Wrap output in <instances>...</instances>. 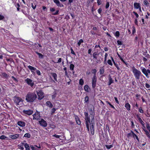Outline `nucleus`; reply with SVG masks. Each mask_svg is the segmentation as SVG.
Segmentation results:
<instances>
[{
    "mask_svg": "<svg viewBox=\"0 0 150 150\" xmlns=\"http://www.w3.org/2000/svg\"><path fill=\"white\" fill-rule=\"evenodd\" d=\"M85 116V124L88 131L89 130V127H90L91 133L92 135L94 134V113L92 112L89 116L87 112L84 113Z\"/></svg>",
    "mask_w": 150,
    "mask_h": 150,
    "instance_id": "nucleus-1",
    "label": "nucleus"
},
{
    "mask_svg": "<svg viewBox=\"0 0 150 150\" xmlns=\"http://www.w3.org/2000/svg\"><path fill=\"white\" fill-rule=\"evenodd\" d=\"M37 98L36 94L34 93L28 92L27 94L25 100L28 102H33Z\"/></svg>",
    "mask_w": 150,
    "mask_h": 150,
    "instance_id": "nucleus-2",
    "label": "nucleus"
},
{
    "mask_svg": "<svg viewBox=\"0 0 150 150\" xmlns=\"http://www.w3.org/2000/svg\"><path fill=\"white\" fill-rule=\"evenodd\" d=\"M91 26L92 28V30L90 31L91 34L92 35L100 36V35L99 34V30L98 26H96L95 25H91Z\"/></svg>",
    "mask_w": 150,
    "mask_h": 150,
    "instance_id": "nucleus-3",
    "label": "nucleus"
},
{
    "mask_svg": "<svg viewBox=\"0 0 150 150\" xmlns=\"http://www.w3.org/2000/svg\"><path fill=\"white\" fill-rule=\"evenodd\" d=\"M132 71L134 74L136 79H138L140 78V76L141 74V71L138 70L135 68L134 67L132 68Z\"/></svg>",
    "mask_w": 150,
    "mask_h": 150,
    "instance_id": "nucleus-4",
    "label": "nucleus"
},
{
    "mask_svg": "<svg viewBox=\"0 0 150 150\" xmlns=\"http://www.w3.org/2000/svg\"><path fill=\"white\" fill-rule=\"evenodd\" d=\"M5 62L6 65H9L10 66L14 65V62L13 59L11 58H6Z\"/></svg>",
    "mask_w": 150,
    "mask_h": 150,
    "instance_id": "nucleus-5",
    "label": "nucleus"
},
{
    "mask_svg": "<svg viewBox=\"0 0 150 150\" xmlns=\"http://www.w3.org/2000/svg\"><path fill=\"white\" fill-rule=\"evenodd\" d=\"M25 81L28 85L30 86L31 87H32L34 85V81L30 79L27 78L25 80Z\"/></svg>",
    "mask_w": 150,
    "mask_h": 150,
    "instance_id": "nucleus-6",
    "label": "nucleus"
},
{
    "mask_svg": "<svg viewBox=\"0 0 150 150\" xmlns=\"http://www.w3.org/2000/svg\"><path fill=\"white\" fill-rule=\"evenodd\" d=\"M14 102L17 105H20V102L22 101V98L18 97H14L13 98Z\"/></svg>",
    "mask_w": 150,
    "mask_h": 150,
    "instance_id": "nucleus-7",
    "label": "nucleus"
},
{
    "mask_svg": "<svg viewBox=\"0 0 150 150\" xmlns=\"http://www.w3.org/2000/svg\"><path fill=\"white\" fill-rule=\"evenodd\" d=\"M142 71L144 74L148 78L149 77L148 74H150V70L148 69L147 70L145 68H143L142 70Z\"/></svg>",
    "mask_w": 150,
    "mask_h": 150,
    "instance_id": "nucleus-8",
    "label": "nucleus"
},
{
    "mask_svg": "<svg viewBox=\"0 0 150 150\" xmlns=\"http://www.w3.org/2000/svg\"><path fill=\"white\" fill-rule=\"evenodd\" d=\"M37 93L38 96V99L41 100L42 99L44 96L43 95V93L41 90L37 92Z\"/></svg>",
    "mask_w": 150,
    "mask_h": 150,
    "instance_id": "nucleus-9",
    "label": "nucleus"
},
{
    "mask_svg": "<svg viewBox=\"0 0 150 150\" xmlns=\"http://www.w3.org/2000/svg\"><path fill=\"white\" fill-rule=\"evenodd\" d=\"M39 122L41 126L43 127H46L47 126L46 122L43 119H42L40 121H39Z\"/></svg>",
    "mask_w": 150,
    "mask_h": 150,
    "instance_id": "nucleus-10",
    "label": "nucleus"
},
{
    "mask_svg": "<svg viewBox=\"0 0 150 150\" xmlns=\"http://www.w3.org/2000/svg\"><path fill=\"white\" fill-rule=\"evenodd\" d=\"M96 78L95 75H94L92 79V86L93 88H95L96 86Z\"/></svg>",
    "mask_w": 150,
    "mask_h": 150,
    "instance_id": "nucleus-11",
    "label": "nucleus"
},
{
    "mask_svg": "<svg viewBox=\"0 0 150 150\" xmlns=\"http://www.w3.org/2000/svg\"><path fill=\"white\" fill-rule=\"evenodd\" d=\"M23 112L25 114L30 115L33 114V111L32 110H23Z\"/></svg>",
    "mask_w": 150,
    "mask_h": 150,
    "instance_id": "nucleus-12",
    "label": "nucleus"
},
{
    "mask_svg": "<svg viewBox=\"0 0 150 150\" xmlns=\"http://www.w3.org/2000/svg\"><path fill=\"white\" fill-rule=\"evenodd\" d=\"M33 116V119H35L38 120L40 118V114L38 112H35Z\"/></svg>",
    "mask_w": 150,
    "mask_h": 150,
    "instance_id": "nucleus-13",
    "label": "nucleus"
},
{
    "mask_svg": "<svg viewBox=\"0 0 150 150\" xmlns=\"http://www.w3.org/2000/svg\"><path fill=\"white\" fill-rule=\"evenodd\" d=\"M53 1L55 3L57 6L58 7H61L64 6V5L60 3L58 0H54Z\"/></svg>",
    "mask_w": 150,
    "mask_h": 150,
    "instance_id": "nucleus-14",
    "label": "nucleus"
},
{
    "mask_svg": "<svg viewBox=\"0 0 150 150\" xmlns=\"http://www.w3.org/2000/svg\"><path fill=\"white\" fill-rule=\"evenodd\" d=\"M19 134H16L14 135H11L9 136V137L13 139H15L18 137Z\"/></svg>",
    "mask_w": 150,
    "mask_h": 150,
    "instance_id": "nucleus-15",
    "label": "nucleus"
},
{
    "mask_svg": "<svg viewBox=\"0 0 150 150\" xmlns=\"http://www.w3.org/2000/svg\"><path fill=\"white\" fill-rule=\"evenodd\" d=\"M17 124L21 127H24L25 126V123L23 121H20L17 122Z\"/></svg>",
    "mask_w": 150,
    "mask_h": 150,
    "instance_id": "nucleus-16",
    "label": "nucleus"
},
{
    "mask_svg": "<svg viewBox=\"0 0 150 150\" xmlns=\"http://www.w3.org/2000/svg\"><path fill=\"white\" fill-rule=\"evenodd\" d=\"M134 8L136 9H138L140 6V4L137 2H134Z\"/></svg>",
    "mask_w": 150,
    "mask_h": 150,
    "instance_id": "nucleus-17",
    "label": "nucleus"
},
{
    "mask_svg": "<svg viewBox=\"0 0 150 150\" xmlns=\"http://www.w3.org/2000/svg\"><path fill=\"white\" fill-rule=\"evenodd\" d=\"M118 56L121 60L124 63V64L126 65H127V62H125L123 59L122 57L118 53L117 54Z\"/></svg>",
    "mask_w": 150,
    "mask_h": 150,
    "instance_id": "nucleus-18",
    "label": "nucleus"
},
{
    "mask_svg": "<svg viewBox=\"0 0 150 150\" xmlns=\"http://www.w3.org/2000/svg\"><path fill=\"white\" fill-rule=\"evenodd\" d=\"M109 81L108 83V85H110L113 82V81L112 80L110 75H109Z\"/></svg>",
    "mask_w": 150,
    "mask_h": 150,
    "instance_id": "nucleus-19",
    "label": "nucleus"
},
{
    "mask_svg": "<svg viewBox=\"0 0 150 150\" xmlns=\"http://www.w3.org/2000/svg\"><path fill=\"white\" fill-rule=\"evenodd\" d=\"M46 104L50 108H51L53 107V105L51 103L50 101H48L46 102Z\"/></svg>",
    "mask_w": 150,
    "mask_h": 150,
    "instance_id": "nucleus-20",
    "label": "nucleus"
},
{
    "mask_svg": "<svg viewBox=\"0 0 150 150\" xmlns=\"http://www.w3.org/2000/svg\"><path fill=\"white\" fill-rule=\"evenodd\" d=\"M52 76L53 77L54 79L56 81H57V75L55 73H51Z\"/></svg>",
    "mask_w": 150,
    "mask_h": 150,
    "instance_id": "nucleus-21",
    "label": "nucleus"
},
{
    "mask_svg": "<svg viewBox=\"0 0 150 150\" xmlns=\"http://www.w3.org/2000/svg\"><path fill=\"white\" fill-rule=\"evenodd\" d=\"M35 53L38 55V57L40 59H42L44 57V56L42 54L39 53L37 52H35Z\"/></svg>",
    "mask_w": 150,
    "mask_h": 150,
    "instance_id": "nucleus-22",
    "label": "nucleus"
},
{
    "mask_svg": "<svg viewBox=\"0 0 150 150\" xmlns=\"http://www.w3.org/2000/svg\"><path fill=\"white\" fill-rule=\"evenodd\" d=\"M125 107L128 110H130V105L129 104V103H126Z\"/></svg>",
    "mask_w": 150,
    "mask_h": 150,
    "instance_id": "nucleus-23",
    "label": "nucleus"
},
{
    "mask_svg": "<svg viewBox=\"0 0 150 150\" xmlns=\"http://www.w3.org/2000/svg\"><path fill=\"white\" fill-rule=\"evenodd\" d=\"M1 76L3 77H5L6 79H8L9 77V75L5 73H2Z\"/></svg>",
    "mask_w": 150,
    "mask_h": 150,
    "instance_id": "nucleus-24",
    "label": "nucleus"
},
{
    "mask_svg": "<svg viewBox=\"0 0 150 150\" xmlns=\"http://www.w3.org/2000/svg\"><path fill=\"white\" fill-rule=\"evenodd\" d=\"M84 90L87 92L89 91V89H90L89 87L87 85H86L84 87Z\"/></svg>",
    "mask_w": 150,
    "mask_h": 150,
    "instance_id": "nucleus-25",
    "label": "nucleus"
},
{
    "mask_svg": "<svg viewBox=\"0 0 150 150\" xmlns=\"http://www.w3.org/2000/svg\"><path fill=\"white\" fill-rule=\"evenodd\" d=\"M132 35H134L136 32V28L134 26H133L132 27Z\"/></svg>",
    "mask_w": 150,
    "mask_h": 150,
    "instance_id": "nucleus-26",
    "label": "nucleus"
},
{
    "mask_svg": "<svg viewBox=\"0 0 150 150\" xmlns=\"http://www.w3.org/2000/svg\"><path fill=\"white\" fill-rule=\"evenodd\" d=\"M84 41L83 39H80L79 42L77 43V45H78V46H80L81 44V43H83V42Z\"/></svg>",
    "mask_w": 150,
    "mask_h": 150,
    "instance_id": "nucleus-27",
    "label": "nucleus"
},
{
    "mask_svg": "<svg viewBox=\"0 0 150 150\" xmlns=\"http://www.w3.org/2000/svg\"><path fill=\"white\" fill-rule=\"evenodd\" d=\"M143 3L144 5L146 6H149V3L148 2V1L146 0H144L143 1Z\"/></svg>",
    "mask_w": 150,
    "mask_h": 150,
    "instance_id": "nucleus-28",
    "label": "nucleus"
},
{
    "mask_svg": "<svg viewBox=\"0 0 150 150\" xmlns=\"http://www.w3.org/2000/svg\"><path fill=\"white\" fill-rule=\"evenodd\" d=\"M24 146L26 150H29L30 149V147L27 144H25L24 145Z\"/></svg>",
    "mask_w": 150,
    "mask_h": 150,
    "instance_id": "nucleus-29",
    "label": "nucleus"
},
{
    "mask_svg": "<svg viewBox=\"0 0 150 150\" xmlns=\"http://www.w3.org/2000/svg\"><path fill=\"white\" fill-rule=\"evenodd\" d=\"M120 35V32L119 31H117L115 32V35L117 38H118L119 37Z\"/></svg>",
    "mask_w": 150,
    "mask_h": 150,
    "instance_id": "nucleus-30",
    "label": "nucleus"
},
{
    "mask_svg": "<svg viewBox=\"0 0 150 150\" xmlns=\"http://www.w3.org/2000/svg\"><path fill=\"white\" fill-rule=\"evenodd\" d=\"M146 13L147 14L145 16V18L146 19H148L149 18V17H150V13L149 12H147L146 13Z\"/></svg>",
    "mask_w": 150,
    "mask_h": 150,
    "instance_id": "nucleus-31",
    "label": "nucleus"
},
{
    "mask_svg": "<svg viewBox=\"0 0 150 150\" xmlns=\"http://www.w3.org/2000/svg\"><path fill=\"white\" fill-rule=\"evenodd\" d=\"M144 131L145 132V134L147 135V137L149 138H150V134H149V132L146 130H144Z\"/></svg>",
    "mask_w": 150,
    "mask_h": 150,
    "instance_id": "nucleus-32",
    "label": "nucleus"
},
{
    "mask_svg": "<svg viewBox=\"0 0 150 150\" xmlns=\"http://www.w3.org/2000/svg\"><path fill=\"white\" fill-rule=\"evenodd\" d=\"M110 6V3L109 1H106V4L105 8L106 9H108L109 7Z\"/></svg>",
    "mask_w": 150,
    "mask_h": 150,
    "instance_id": "nucleus-33",
    "label": "nucleus"
},
{
    "mask_svg": "<svg viewBox=\"0 0 150 150\" xmlns=\"http://www.w3.org/2000/svg\"><path fill=\"white\" fill-rule=\"evenodd\" d=\"M70 50L71 51V53L72 54L74 55V56H76V54H75V53L74 52V51L73 50V49H72V47H71L70 48Z\"/></svg>",
    "mask_w": 150,
    "mask_h": 150,
    "instance_id": "nucleus-34",
    "label": "nucleus"
},
{
    "mask_svg": "<svg viewBox=\"0 0 150 150\" xmlns=\"http://www.w3.org/2000/svg\"><path fill=\"white\" fill-rule=\"evenodd\" d=\"M76 119L77 123L78 125H80L81 123V122L79 119L78 117L77 118H76Z\"/></svg>",
    "mask_w": 150,
    "mask_h": 150,
    "instance_id": "nucleus-35",
    "label": "nucleus"
},
{
    "mask_svg": "<svg viewBox=\"0 0 150 150\" xmlns=\"http://www.w3.org/2000/svg\"><path fill=\"white\" fill-rule=\"evenodd\" d=\"M133 137L134 138H135V137L136 138V139L138 141H139V139L137 137V136L134 133H133Z\"/></svg>",
    "mask_w": 150,
    "mask_h": 150,
    "instance_id": "nucleus-36",
    "label": "nucleus"
},
{
    "mask_svg": "<svg viewBox=\"0 0 150 150\" xmlns=\"http://www.w3.org/2000/svg\"><path fill=\"white\" fill-rule=\"evenodd\" d=\"M133 133H134L132 131H131V133H129L127 134L128 137H130L133 136Z\"/></svg>",
    "mask_w": 150,
    "mask_h": 150,
    "instance_id": "nucleus-37",
    "label": "nucleus"
},
{
    "mask_svg": "<svg viewBox=\"0 0 150 150\" xmlns=\"http://www.w3.org/2000/svg\"><path fill=\"white\" fill-rule=\"evenodd\" d=\"M79 83L81 85H83V84L84 81L82 79H80Z\"/></svg>",
    "mask_w": 150,
    "mask_h": 150,
    "instance_id": "nucleus-38",
    "label": "nucleus"
},
{
    "mask_svg": "<svg viewBox=\"0 0 150 150\" xmlns=\"http://www.w3.org/2000/svg\"><path fill=\"white\" fill-rule=\"evenodd\" d=\"M24 137L29 138L30 137V135L29 133H26L25 134Z\"/></svg>",
    "mask_w": 150,
    "mask_h": 150,
    "instance_id": "nucleus-39",
    "label": "nucleus"
},
{
    "mask_svg": "<svg viewBox=\"0 0 150 150\" xmlns=\"http://www.w3.org/2000/svg\"><path fill=\"white\" fill-rule=\"evenodd\" d=\"M104 72V69L103 67H102L100 69V74H103Z\"/></svg>",
    "mask_w": 150,
    "mask_h": 150,
    "instance_id": "nucleus-40",
    "label": "nucleus"
},
{
    "mask_svg": "<svg viewBox=\"0 0 150 150\" xmlns=\"http://www.w3.org/2000/svg\"><path fill=\"white\" fill-rule=\"evenodd\" d=\"M132 13H133L135 16L136 18H137L139 17V15L137 12L134 11H133L132 12Z\"/></svg>",
    "mask_w": 150,
    "mask_h": 150,
    "instance_id": "nucleus-41",
    "label": "nucleus"
},
{
    "mask_svg": "<svg viewBox=\"0 0 150 150\" xmlns=\"http://www.w3.org/2000/svg\"><path fill=\"white\" fill-rule=\"evenodd\" d=\"M138 120L140 123L142 124V125H144V122L142 121V119L139 117H138Z\"/></svg>",
    "mask_w": 150,
    "mask_h": 150,
    "instance_id": "nucleus-42",
    "label": "nucleus"
},
{
    "mask_svg": "<svg viewBox=\"0 0 150 150\" xmlns=\"http://www.w3.org/2000/svg\"><path fill=\"white\" fill-rule=\"evenodd\" d=\"M134 23L135 24L138 26V19L137 18H136L135 19Z\"/></svg>",
    "mask_w": 150,
    "mask_h": 150,
    "instance_id": "nucleus-43",
    "label": "nucleus"
},
{
    "mask_svg": "<svg viewBox=\"0 0 150 150\" xmlns=\"http://www.w3.org/2000/svg\"><path fill=\"white\" fill-rule=\"evenodd\" d=\"M105 146L106 148L108 149H110L111 148L113 147V146L112 145H106Z\"/></svg>",
    "mask_w": 150,
    "mask_h": 150,
    "instance_id": "nucleus-44",
    "label": "nucleus"
},
{
    "mask_svg": "<svg viewBox=\"0 0 150 150\" xmlns=\"http://www.w3.org/2000/svg\"><path fill=\"white\" fill-rule=\"evenodd\" d=\"M118 45H121L122 44V42L121 41L118 40L117 41Z\"/></svg>",
    "mask_w": 150,
    "mask_h": 150,
    "instance_id": "nucleus-45",
    "label": "nucleus"
},
{
    "mask_svg": "<svg viewBox=\"0 0 150 150\" xmlns=\"http://www.w3.org/2000/svg\"><path fill=\"white\" fill-rule=\"evenodd\" d=\"M97 3L98 6L102 4L101 0H97Z\"/></svg>",
    "mask_w": 150,
    "mask_h": 150,
    "instance_id": "nucleus-46",
    "label": "nucleus"
},
{
    "mask_svg": "<svg viewBox=\"0 0 150 150\" xmlns=\"http://www.w3.org/2000/svg\"><path fill=\"white\" fill-rule=\"evenodd\" d=\"M107 63L110 65L112 66V63L110 59L108 60L107 61Z\"/></svg>",
    "mask_w": 150,
    "mask_h": 150,
    "instance_id": "nucleus-47",
    "label": "nucleus"
},
{
    "mask_svg": "<svg viewBox=\"0 0 150 150\" xmlns=\"http://www.w3.org/2000/svg\"><path fill=\"white\" fill-rule=\"evenodd\" d=\"M28 68L32 70H35L36 69L35 68L33 67L32 66H28Z\"/></svg>",
    "mask_w": 150,
    "mask_h": 150,
    "instance_id": "nucleus-48",
    "label": "nucleus"
},
{
    "mask_svg": "<svg viewBox=\"0 0 150 150\" xmlns=\"http://www.w3.org/2000/svg\"><path fill=\"white\" fill-rule=\"evenodd\" d=\"M59 10H57L56 11V12L53 13L52 15H56L59 14Z\"/></svg>",
    "mask_w": 150,
    "mask_h": 150,
    "instance_id": "nucleus-49",
    "label": "nucleus"
},
{
    "mask_svg": "<svg viewBox=\"0 0 150 150\" xmlns=\"http://www.w3.org/2000/svg\"><path fill=\"white\" fill-rule=\"evenodd\" d=\"M56 93H53V95H52V98L53 99H55L56 97Z\"/></svg>",
    "mask_w": 150,
    "mask_h": 150,
    "instance_id": "nucleus-50",
    "label": "nucleus"
},
{
    "mask_svg": "<svg viewBox=\"0 0 150 150\" xmlns=\"http://www.w3.org/2000/svg\"><path fill=\"white\" fill-rule=\"evenodd\" d=\"M35 147H37V146L35 145L34 146H30V147L33 150H34L36 149Z\"/></svg>",
    "mask_w": 150,
    "mask_h": 150,
    "instance_id": "nucleus-51",
    "label": "nucleus"
},
{
    "mask_svg": "<svg viewBox=\"0 0 150 150\" xmlns=\"http://www.w3.org/2000/svg\"><path fill=\"white\" fill-rule=\"evenodd\" d=\"M97 55V53L96 52H94L93 54V56L94 58L96 59L97 58V57H96V55Z\"/></svg>",
    "mask_w": 150,
    "mask_h": 150,
    "instance_id": "nucleus-52",
    "label": "nucleus"
},
{
    "mask_svg": "<svg viewBox=\"0 0 150 150\" xmlns=\"http://www.w3.org/2000/svg\"><path fill=\"white\" fill-rule=\"evenodd\" d=\"M6 138V137L4 135H2L0 137V139H4Z\"/></svg>",
    "mask_w": 150,
    "mask_h": 150,
    "instance_id": "nucleus-53",
    "label": "nucleus"
},
{
    "mask_svg": "<svg viewBox=\"0 0 150 150\" xmlns=\"http://www.w3.org/2000/svg\"><path fill=\"white\" fill-rule=\"evenodd\" d=\"M146 127L147 129L149 130V132H150V127L149 126V124H147Z\"/></svg>",
    "mask_w": 150,
    "mask_h": 150,
    "instance_id": "nucleus-54",
    "label": "nucleus"
},
{
    "mask_svg": "<svg viewBox=\"0 0 150 150\" xmlns=\"http://www.w3.org/2000/svg\"><path fill=\"white\" fill-rule=\"evenodd\" d=\"M56 110V109L54 108H53L52 109L51 111V114H53L55 112Z\"/></svg>",
    "mask_w": 150,
    "mask_h": 150,
    "instance_id": "nucleus-55",
    "label": "nucleus"
},
{
    "mask_svg": "<svg viewBox=\"0 0 150 150\" xmlns=\"http://www.w3.org/2000/svg\"><path fill=\"white\" fill-rule=\"evenodd\" d=\"M88 100V96H86L85 98V101L86 102H87Z\"/></svg>",
    "mask_w": 150,
    "mask_h": 150,
    "instance_id": "nucleus-56",
    "label": "nucleus"
},
{
    "mask_svg": "<svg viewBox=\"0 0 150 150\" xmlns=\"http://www.w3.org/2000/svg\"><path fill=\"white\" fill-rule=\"evenodd\" d=\"M98 13L101 14V13L102 12V9L101 8H99L98 10Z\"/></svg>",
    "mask_w": 150,
    "mask_h": 150,
    "instance_id": "nucleus-57",
    "label": "nucleus"
},
{
    "mask_svg": "<svg viewBox=\"0 0 150 150\" xmlns=\"http://www.w3.org/2000/svg\"><path fill=\"white\" fill-rule=\"evenodd\" d=\"M4 18V17L2 15L0 14V20H3Z\"/></svg>",
    "mask_w": 150,
    "mask_h": 150,
    "instance_id": "nucleus-58",
    "label": "nucleus"
},
{
    "mask_svg": "<svg viewBox=\"0 0 150 150\" xmlns=\"http://www.w3.org/2000/svg\"><path fill=\"white\" fill-rule=\"evenodd\" d=\"M36 5H35L34 6L33 5V3H32V4H31V7L33 8V9H35L36 8Z\"/></svg>",
    "mask_w": 150,
    "mask_h": 150,
    "instance_id": "nucleus-59",
    "label": "nucleus"
},
{
    "mask_svg": "<svg viewBox=\"0 0 150 150\" xmlns=\"http://www.w3.org/2000/svg\"><path fill=\"white\" fill-rule=\"evenodd\" d=\"M92 49L91 48L89 49L88 51V53L90 55L91 54V52L92 51Z\"/></svg>",
    "mask_w": 150,
    "mask_h": 150,
    "instance_id": "nucleus-60",
    "label": "nucleus"
},
{
    "mask_svg": "<svg viewBox=\"0 0 150 150\" xmlns=\"http://www.w3.org/2000/svg\"><path fill=\"white\" fill-rule=\"evenodd\" d=\"M53 136L54 137H55L57 138H59V137H60V136L59 135H57L55 134L53 135Z\"/></svg>",
    "mask_w": 150,
    "mask_h": 150,
    "instance_id": "nucleus-61",
    "label": "nucleus"
},
{
    "mask_svg": "<svg viewBox=\"0 0 150 150\" xmlns=\"http://www.w3.org/2000/svg\"><path fill=\"white\" fill-rule=\"evenodd\" d=\"M42 9L43 10H44V11H47V7L46 6H43L42 7Z\"/></svg>",
    "mask_w": 150,
    "mask_h": 150,
    "instance_id": "nucleus-62",
    "label": "nucleus"
},
{
    "mask_svg": "<svg viewBox=\"0 0 150 150\" xmlns=\"http://www.w3.org/2000/svg\"><path fill=\"white\" fill-rule=\"evenodd\" d=\"M50 11L51 12H54L55 11V9L54 8H50Z\"/></svg>",
    "mask_w": 150,
    "mask_h": 150,
    "instance_id": "nucleus-63",
    "label": "nucleus"
},
{
    "mask_svg": "<svg viewBox=\"0 0 150 150\" xmlns=\"http://www.w3.org/2000/svg\"><path fill=\"white\" fill-rule=\"evenodd\" d=\"M11 78H12L16 82H17L18 80L16 79V78L14 77V76H12Z\"/></svg>",
    "mask_w": 150,
    "mask_h": 150,
    "instance_id": "nucleus-64",
    "label": "nucleus"
}]
</instances>
